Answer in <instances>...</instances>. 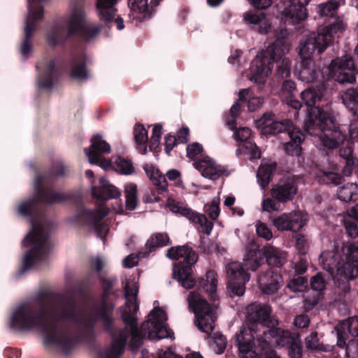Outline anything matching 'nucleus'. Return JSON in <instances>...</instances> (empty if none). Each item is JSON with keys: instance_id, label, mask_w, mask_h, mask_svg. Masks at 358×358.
Segmentation results:
<instances>
[{"instance_id": "obj_10", "label": "nucleus", "mask_w": 358, "mask_h": 358, "mask_svg": "<svg viewBox=\"0 0 358 358\" xmlns=\"http://www.w3.org/2000/svg\"><path fill=\"white\" fill-rule=\"evenodd\" d=\"M107 214L108 209L103 206L94 210L79 206L75 213L68 217L67 222L75 227H89L101 237L108 231V225L102 222Z\"/></svg>"}, {"instance_id": "obj_41", "label": "nucleus", "mask_w": 358, "mask_h": 358, "mask_svg": "<svg viewBox=\"0 0 358 358\" xmlns=\"http://www.w3.org/2000/svg\"><path fill=\"white\" fill-rule=\"evenodd\" d=\"M166 205L169 210L173 213H178L188 219L191 215L192 209L189 208L186 204L179 202L175 199H169Z\"/></svg>"}, {"instance_id": "obj_61", "label": "nucleus", "mask_w": 358, "mask_h": 358, "mask_svg": "<svg viewBox=\"0 0 358 358\" xmlns=\"http://www.w3.org/2000/svg\"><path fill=\"white\" fill-rule=\"evenodd\" d=\"M296 85L294 82L287 80H285L282 85V95H286V98L289 96H293V92L295 90Z\"/></svg>"}, {"instance_id": "obj_21", "label": "nucleus", "mask_w": 358, "mask_h": 358, "mask_svg": "<svg viewBox=\"0 0 358 358\" xmlns=\"http://www.w3.org/2000/svg\"><path fill=\"white\" fill-rule=\"evenodd\" d=\"M92 195L101 203L108 199H117L121 196V191L112 185L105 177L99 178L98 186L92 187Z\"/></svg>"}, {"instance_id": "obj_40", "label": "nucleus", "mask_w": 358, "mask_h": 358, "mask_svg": "<svg viewBox=\"0 0 358 358\" xmlns=\"http://www.w3.org/2000/svg\"><path fill=\"white\" fill-rule=\"evenodd\" d=\"M166 205L169 210L173 213H178L188 219L191 215L192 209L189 208L186 204L179 202L175 199H169Z\"/></svg>"}, {"instance_id": "obj_39", "label": "nucleus", "mask_w": 358, "mask_h": 358, "mask_svg": "<svg viewBox=\"0 0 358 358\" xmlns=\"http://www.w3.org/2000/svg\"><path fill=\"white\" fill-rule=\"evenodd\" d=\"M206 282L202 285L203 289L215 300L217 284V274L213 271H208L206 272Z\"/></svg>"}, {"instance_id": "obj_16", "label": "nucleus", "mask_w": 358, "mask_h": 358, "mask_svg": "<svg viewBox=\"0 0 358 358\" xmlns=\"http://www.w3.org/2000/svg\"><path fill=\"white\" fill-rule=\"evenodd\" d=\"M356 74L353 59L348 56L332 60L329 66V76L340 83H355Z\"/></svg>"}, {"instance_id": "obj_19", "label": "nucleus", "mask_w": 358, "mask_h": 358, "mask_svg": "<svg viewBox=\"0 0 358 358\" xmlns=\"http://www.w3.org/2000/svg\"><path fill=\"white\" fill-rule=\"evenodd\" d=\"M38 71L37 85L39 87L50 90L58 73L52 59H44L36 64Z\"/></svg>"}, {"instance_id": "obj_54", "label": "nucleus", "mask_w": 358, "mask_h": 358, "mask_svg": "<svg viewBox=\"0 0 358 358\" xmlns=\"http://www.w3.org/2000/svg\"><path fill=\"white\" fill-rule=\"evenodd\" d=\"M306 346L308 349L322 350V346L319 344V338L317 332H312L306 338Z\"/></svg>"}, {"instance_id": "obj_4", "label": "nucleus", "mask_w": 358, "mask_h": 358, "mask_svg": "<svg viewBox=\"0 0 358 358\" xmlns=\"http://www.w3.org/2000/svg\"><path fill=\"white\" fill-rule=\"evenodd\" d=\"M247 320L250 326L242 328H250L252 325L255 328L256 333L252 334L257 337V345L256 348L261 350L267 349L273 339L276 345L289 348L299 341L298 336L292 335L288 330H283L280 328L273 329L278 324L275 320L271 318V309L269 306L254 303L247 307Z\"/></svg>"}, {"instance_id": "obj_33", "label": "nucleus", "mask_w": 358, "mask_h": 358, "mask_svg": "<svg viewBox=\"0 0 358 358\" xmlns=\"http://www.w3.org/2000/svg\"><path fill=\"white\" fill-rule=\"evenodd\" d=\"M125 206L127 210H134L138 204L137 185L128 183L124 186Z\"/></svg>"}, {"instance_id": "obj_12", "label": "nucleus", "mask_w": 358, "mask_h": 358, "mask_svg": "<svg viewBox=\"0 0 358 358\" xmlns=\"http://www.w3.org/2000/svg\"><path fill=\"white\" fill-rule=\"evenodd\" d=\"M189 306L194 310L199 329L210 334L216 321V306L209 304L196 292H191L187 297Z\"/></svg>"}, {"instance_id": "obj_60", "label": "nucleus", "mask_w": 358, "mask_h": 358, "mask_svg": "<svg viewBox=\"0 0 358 358\" xmlns=\"http://www.w3.org/2000/svg\"><path fill=\"white\" fill-rule=\"evenodd\" d=\"M289 355L291 358H301L302 357V347L300 340L294 343L289 350Z\"/></svg>"}, {"instance_id": "obj_63", "label": "nucleus", "mask_w": 358, "mask_h": 358, "mask_svg": "<svg viewBox=\"0 0 358 358\" xmlns=\"http://www.w3.org/2000/svg\"><path fill=\"white\" fill-rule=\"evenodd\" d=\"M262 208L264 211L271 213L278 210V207L277 203L274 200L271 199H266L262 201Z\"/></svg>"}, {"instance_id": "obj_22", "label": "nucleus", "mask_w": 358, "mask_h": 358, "mask_svg": "<svg viewBox=\"0 0 358 358\" xmlns=\"http://www.w3.org/2000/svg\"><path fill=\"white\" fill-rule=\"evenodd\" d=\"M194 167L201 173V175L210 180H217L225 171V169L218 165L209 157H205L201 160L194 163Z\"/></svg>"}, {"instance_id": "obj_47", "label": "nucleus", "mask_w": 358, "mask_h": 358, "mask_svg": "<svg viewBox=\"0 0 358 358\" xmlns=\"http://www.w3.org/2000/svg\"><path fill=\"white\" fill-rule=\"evenodd\" d=\"M292 129V122L291 120H284L282 121H277L274 120L273 124H272L270 129L271 131L268 134H276L284 131L289 133Z\"/></svg>"}, {"instance_id": "obj_29", "label": "nucleus", "mask_w": 358, "mask_h": 358, "mask_svg": "<svg viewBox=\"0 0 358 358\" xmlns=\"http://www.w3.org/2000/svg\"><path fill=\"white\" fill-rule=\"evenodd\" d=\"M198 230L206 235H210L213 228V223L209 221L205 215L192 210L187 219Z\"/></svg>"}, {"instance_id": "obj_26", "label": "nucleus", "mask_w": 358, "mask_h": 358, "mask_svg": "<svg viewBox=\"0 0 358 358\" xmlns=\"http://www.w3.org/2000/svg\"><path fill=\"white\" fill-rule=\"evenodd\" d=\"M244 20L248 24L258 25L260 34H266L271 29V22L264 13H247L245 14Z\"/></svg>"}, {"instance_id": "obj_42", "label": "nucleus", "mask_w": 358, "mask_h": 358, "mask_svg": "<svg viewBox=\"0 0 358 358\" xmlns=\"http://www.w3.org/2000/svg\"><path fill=\"white\" fill-rule=\"evenodd\" d=\"M272 223L273 226L279 231H292L293 225L290 213H283L275 217Z\"/></svg>"}, {"instance_id": "obj_36", "label": "nucleus", "mask_w": 358, "mask_h": 358, "mask_svg": "<svg viewBox=\"0 0 358 358\" xmlns=\"http://www.w3.org/2000/svg\"><path fill=\"white\" fill-rule=\"evenodd\" d=\"M249 94L250 89L242 90L241 91L239 92L238 100L243 101L246 100L248 96H249L248 103V109L250 111H255L262 106L264 103V99L260 96H249Z\"/></svg>"}, {"instance_id": "obj_7", "label": "nucleus", "mask_w": 358, "mask_h": 358, "mask_svg": "<svg viewBox=\"0 0 358 358\" xmlns=\"http://www.w3.org/2000/svg\"><path fill=\"white\" fill-rule=\"evenodd\" d=\"M31 230L22 241L24 246H33L28 251L22 261V266L20 270L23 273L27 270L36 268L46 260L52 247L48 237V224L46 222L36 223L31 220Z\"/></svg>"}, {"instance_id": "obj_64", "label": "nucleus", "mask_w": 358, "mask_h": 358, "mask_svg": "<svg viewBox=\"0 0 358 358\" xmlns=\"http://www.w3.org/2000/svg\"><path fill=\"white\" fill-rule=\"evenodd\" d=\"M345 353L348 357L358 355V341L352 340L346 346Z\"/></svg>"}, {"instance_id": "obj_8", "label": "nucleus", "mask_w": 358, "mask_h": 358, "mask_svg": "<svg viewBox=\"0 0 358 358\" xmlns=\"http://www.w3.org/2000/svg\"><path fill=\"white\" fill-rule=\"evenodd\" d=\"M166 257L173 260L182 259L181 263L174 266L173 278L180 282L183 287L192 288L195 285L192 276V266L197 261L196 253L187 245H179L169 248Z\"/></svg>"}, {"instance_id": "obj_44", "label": "nucleus", "mask_w": 358, "mask_h": 358, "mask_svg": "<svg viewBox=\"0 0 358 358\" xmlns=\"http://www.w3.org/2000/svg\"><path fill=\"white\" fill-rule=\"evenodd\" d=\"M113 169L118 173L124 175H131L134 171L132 162L122 157H118L113 164Z\"/></svg>"}, {"instance_id": "obj_46", "label": "nucleus", "mask_w": 358, "mask_h": 358, "mask_svg": "<svg viewBox=\"0 0 358 358\" xmlns=\"http://www.w3.org/2000/svg\"><path fill=\"white\" fill-rule=\"evenodd\" d=\"M274 120V117L272 114L265 113L261 118L256 120L255 124L257 128L261 129L262 133L268 134L271 131L270 129L272 124H273Z\"/></svg>"}, {"instance_id": "obj_50", "label": "nucleus", "mask_w": 358, "mask_h": 358, "mask_svg": "<svg viewBox=\"0 0 358 358\" xmlns=\"http://www.w3.org/2000/svg\"><path fill=\"white\" fill-rule=\"evenodd\" d=\"M256 232L259 237L269 241L273 238V234L268 226L262 221H257L255 224Z\"/></svg>"}, {"instance_id": "obj_23", "label": "nucleus", "mask_w": 358, "mask_h": 358, "mask_svg": "<svg viewBox=\"0 0 358 358\" xmlns=\"http://www.w3.org/2000/svg\"><path fill=\"white\" fill-rule=\"evenodd\" d=\"M258 282L262 292L270 295L280 288L281 277L278 273L269 270L265 275L259 277Z\"/></svg>"}, {"instance_id": "obj_28", "label": "nucleus", "mask_w": 358, "mask_h": 358, "mask_svg": "<svg viewBox=\"0 0 358 358\" xmlns=\"http://www.w3.org/2000/svg\"><path fill=\"white\" fill-rule=\"evenodd\" d=\"M144 171L147 177L152 182V184L159 189L165 191L168 188V182L158 169L151 164L144 166Z\"/></svg>"}, {"instance_id": "obj_14", "label": "nucleus", "mask_w": 358, "mask_h": 358, "mask_svg": "<svg viewBox=\"0 0 358 358\" xmlns=\"http://www.w3.org/2000/svg\"><path fill=\"white\" fill-rule=\"evenodd\" d=\"M28 13L25 20L24 39L20 47V52L24 58H27L31 52L30 39L36 29L37 24L43 18V3L45 0H27Z\"/></svg>"}, {"instance_id": "obj_38", "label": "nucleus", "mask_w": 358, "mask_h": 358, "mask_svg": "<svg viewBox=\"0 0 358 358\" xmlns=\"http://www.w3.org/2000/svg\"><path fill=\"white\" fill-rule=\"evenodd\" d=\"M317 182L320 184L335 185L341 184L343 178L337 173L330 171H320L316 176Z\"/></svg>"}, {"instance_id": "obj_35", "label": "nucleus", "mask_w": 358, "mask_h": 358, "mask_svg": "<svg viewBox=\"0 0 358 358\" xmlns=\"http://www.w3.org/2000/svg\"><path fill=\"white\" fill-rule=\"evenodd\" d=\"M171 243V240L166 233H157L150 237L145 246L150 251L159 247H164Z\"/></svg>"}, {"instance_id": "obj_9", "label": "nucleus", "mask_w": 358, "mask_h": 358, "mask_svg": "<svg viewBox=\"0 0 358 358\" xmlns=\"http://www.w3.org/2000/svg\"><path fill=\"white\" fill-rule=\"evenodd\" d=\"M345 27L342 22L320 27L317 34L312 33L301 42L299 55L302 60H311L316 50L318 54L323 52L331 41L333 34L343 31Z\"/></svg>"}, {"instance_id": "obj_55", "label": "nucleus", "mask_w": 358, "mask_h": 358, "mask_svg": "<svg viewBox=\"0 0 358 358\" xmlns=\"http://www.w3.org/2000/svg\"><path fill=\"white\" fill-rule=\"evenodd\" d=\"M207 207V211L208 213L209 217L213 220H216L220 213V199H214L210 204Z\"/></svg>"}, {"instance_id": "obj_49", "label": "nucleus", "mask_w": 358, "mask_h": 358, "mask_svg": "<svg viewBox=\"0 0 358 358\" xmlns=\"http://www.w3.org/2000/svg\"><path fill=\"white\" fill-rule=\"evenodd\" d=\"M308 286V280L303 277L292 279L287 285L289 289L294 292H301Z\"/></svg>"}, {"instance_id": "obj_45", "label": "nucleus", "mask_w": 358, "mask_h": 358, "mask_svg": "<svg viewBox=\"0 0 358 358\" xmlns=\"http://www.w3.org/2000/svg\"><path fill=\"white\" fill-rule=\"evenodd\" d=\"M290 217H292L293 231L303 228L308 221V214L301 211L292 212L290 213Z\"/></svg>"}, {"instance_id": "obj_53", "label": "nucleus", "mask_w": 358, "mask_h": 358, "mask_svg": "<svg viewBox=\"0 0 358 358\" xmlns=\"http://www.w3.org/2000/svg\"><path fill=\"white\" fill-rule=\"evenodd\" d=\"M343 223L349 236L354 238L358 237V226L354 220L350 217H345Z\"/></svg>"}, {"instance_id": "obj_34", "label": "nucleus", "mask_w": 358, "mask_h": 358, "mask_svg": "<svg viewBox=\"0 0 358 358\" xmlns=\"http://www.w3.org/2000/svg\"><path fill=\"white\" fill-rule=\"evenodd\" d=\"M71 76L76 80H85L90 78L83 58L74 59L72 62Z\"/></svg>"}, {"instance_id": "obj_57", "label": "nucleus", "mask_w": 358, "mask_h": 358, "mask_svg": "<svg viewBox=\"0 0 358 358\" xmlns=\"http://www.w3.org/2000/svg\"><path fill=\"white\" fill-rule=\"evenodd\" d=\"M310 285L313 289L322 291L325 287V280L322 275L318 273L312 278Z\"/></svg>"}, {"instance_id": "obj_58", "label": "nucleus", "mask_w": 358, "mask_h": 358, "mask_svg": "<svg viewBox=\"0 0 358 358\" xmlns=\"http://www.w3.org/2000/svg\"><path fill=\"white\" fill-rule=\"evenodd\" d=\"M239 109H240V106L238 103V102L234 103L232 105V106L231 107L230 113H231V117L232 120H230L229 119H227V124L229 126V129L231 130H234L236 128L235 119L238 115Z\"/></svg>"}, {"instance_id": "obj_1", "label": "nucleus", "mask_w": 358, "mask_h": 358, "mask_svg": "<svg viewBox=\"0 0 358 358\" xmlns=\"http://www.w3.org/2000/svg\"><path fill=\"white\" fill-rule=\"evenodd\" d=\"M138 292L136 282L125 285V306L121 308L122 319L125 323L122 329H113V320L105 308L89 312L71 299L45 296L41 303H22V331L37 329L43 334L46 343L54 344L66 352L90 334L95 322L100 320L112 337L110 347L101 355V358H119L127 343L135 352L145 335L150 339L174 338L173 332L166 326V313L161 308H155L142 324L141 331L138 330L134 316L138 310Z\"/></svg>"}, {"instance_id": "obj_27", "label": "nucleus", "mask_w": 358, "mask_h": 358, "mask_svg": "<svg viewBox=\"0 0 358 358\" xmlns=\"http://www.w3.org/2000/svg\"><path fill=\"white\" fill-rule=\"evenodd\" d=\"M275 169L276 164L274 162H262L259 166L257 177L262 189H264L271 182Z\"/></svg>"}, {"instance_id": "obj_3", "label": "nucleus", "mask_w": 358, "mask_h": 358, "mask_svg": "<svg viewBox=\"0 0 358 358\" xmlns=\"http://www.w3.org/2000/svg\"><path fill=\"white\" fill-rule=\"evenodd\" d=\"M322 84L317 90L308 88L301 93V98L308 107V118L304 123V130L314 136L327 149H334L344 143L346 136L343 129L336 127L329 115L315 106L324 96Z\"/></svg>"}, {"instance_id": "obj_30", "label": "nucleus", "mask_w": 358, "mask_h": 358, "mask_svg": "<svg viewBox=\"0 0 358 358\" xmlns=\"http://www.w3.org/2000/svg\"><path fill=\"white\" fill-rule=\"evenodd\" d=\"M342 101L354 116H358V89L346 90L342 96Z\"/></svg>"}, {"instance_id": "obj_25", "label": "nucleus", "mask_w": 358, "mask_h": 358, "mask_svg": "<svg viewBox=\"0 0 358 358\" xmlns=\"http://www.w3.org/2000/svg\"><path fill=\"white\" fill-rule=\"evenodd\" d=\"M290 141L285 144V150L287 154L297 156L301 152V144L304 140L303 134L299 129L294 128L289 131Z\"/></svg>"}, {"instance_id": "obj_31", "label": "nucleus", "mask_w": 358, "mask_h": 358, "mask_svg": "<svg viewBox=\"0 0 358 358\" xmlns=\"http://www.w3.org/2000/svg\"><path fill=\"white\" fill-rule=\"evenodd\" d=\"M337 194L341 201H356L358 199V185L352 182L347 183L338 189Z\"/></svg>"}, {"instance_id": "obj_43", "label": "nucleus", "mask_w": 358, "mask_h": 358, "mask_svg": "<svg viewBox=\"0 0 358 358\" xmlns=\"http://www.w3.org/2000/svg\"><path fill=\"white\" fill-rule=\"evenodd\" d=\"M338 8V3L336 0H331L327 2L320 3L317 6V12L320 16L332 17Z\"/></svg>"}, {"instance_id": "obj_2", "label": "nucleus", "mask_w": 358, "mask_h": 358, "mask_svg": "<svg viewBox=\"0 0 358 358\" xmlns=\"http://www.w3.org/2000/svg\"><path fill=\"white\" fill-rule=\"evenodd\" d=\"M78 0H70L69 14L66 20V29L61 24L56 23L47 33V42L50 46L59 45L71 35H78L85 41L94 39L100 32L102 26L90 23L87 20L84 4ZM120 0H96V13L102 22H110L117 15V3Z\"/></svg>"}, {"instance_id": "obj_51", "label": "nucleus", "mask_w": 358, "mask_h": 358, "mask_svg": "<svg viewBox=\"0 0 358 358\" xmlns=\"http://www.w3.org/2000/svg\"><path fill=\"white\" fill-rule=\"evenodd\" d=\"M346 326L348 329L349 333L353 336H358V317L355 316L350 317L348 320L343 322L340 327L344 329Z\"/></svg>"}, {"instance_id": "obj_13", "label": "nucleus", "mask_w": 358, "mask_h": 358, "mask_svg": "<svg viewBox=\"0 0 358 358\" xmlns=\"http://www.w3.org/2000/svg\"><path fill=\"white\" fill-rule=\"evenodd\" d=\"M49 177L47 176H37L34 180V189L37 198L22 202L18 207V213L22 215H28L34 210L36 201L45 203H55L64 201L66 196L62 193L53 192L52 189L45 187Z\"/></svg>"}, {"instance_id": "obj_5", "label": "nucleus", "mask_w": 358, "mask_h": 358, "mask_svg": "<svg viewBox=\"0 0 358 358\" xmlns=\"http://www.w3.org/2000/svg\"><path fill=\"white\" fill-rule=\"evenodd\" d=\"M290 49V43L285 38L278 36L277 39L265 50L259 52L252 60L248 78L257 84H264L271 74L273 62L278 64L277 73L282 78L290 75V62L285 57Z\"/></svg>"}, {"instance_id": "obj_15", "label": "nucleus", "mask_w": 358, "mask_h": 358, "mask_svg": "<svg viewBox=\"0 0 358 358\" xmlns=\"http://www.w3.org/2000/svg\"><path fill=\"white\" fill-rule=\"evenodd\" d=\"M228 278L227 293L231 298L241 296L245 292V285L250 280V275L239 262H231L226 266Z\"/></svg>"}, {"instance_id": "obj_52", "label": "nucleus", "mask_w": 358, "mask_h": 358, "mask_svg": "<svg viewBox=\"0 0 358 358\" xmlns=\"http://www.w3.org/2000/svg\"><path fill=\"white\" fill-rule=\"evenodd\" d=\"M129 6L131 10L143 13L148 10V0H129Z\"/></svg>"}, {"instance_id": "obj_24", "label": "nucleus", "mask_w": 358, "mask_h": 358, "mask_svg": "<svg viewBox=\"0 0 358 358\" xmlns=\"http://www.w3.org/2000/svg\"><path fill=\"white\" fill-rule=\"evenodd\" d=\"M298 78L306 83L314 82L319 74L312 60H302L296 71Z\"/></svg>"}, {"instance_id": "obj_20", "label": "nucleus", "mask_w": 358, "mask_h": 358, "mask_svg": "<svg viewBox=\"0 0 358 358\" xmlns=\"http://www.w3.org/2000/svg\"><path fill=\"white\" fill-rule=\"evenodd\" d=\"M296 192V183L290 178L280 180L278 184L273 185L271 190L272 196L280 202L292 200Z\"/></svg>"}, {"instance_id": "obj_17", "label": "nucleus", "mask_w": 358, "mask_h": 358, "mask_svg": "<svg viewBox=\"0 0 358 358\" xmlns=\"http://www.w3.org/2000/svg\"><path fill=\"white\" fill-rule=\"evenodd\" d=\"M257 331L252 325L250 328H241L236 334V341L241 358H264L262 353L257 352V348L254 343L252 331L256 333Z\"/></svg>"}, {"instance_id": "obj_11", "label": "nucleus", "mask_w": 358, "mask_h": 358, "mask_svg": "<svg viewBox=\"0 0 358 358\" xmlns=\"http://www.w3.org/2000/svg\"><path fill=\"white\" fill-rule=\"evenodd\" d=\"M285 259V253L272 246L259 250L255 242H250L246 247L244 264L248 268L256 271L265 261L270 266L278 267L283 264Z\"/></svg>"}, {"instance_id": "obj_48", "label": "nucleus", "mask_w": 358, "mask_h": 358, "mask_svg": "<svg viewBox=\"0 0 358 358\" xmlns=\"http://www.w3.org/2000/svg\"><path fill=\"white\" fill-rule=\"evenodd\" d=\"M187 155L193 161L201 160L203 157V147L198 143H194L187 146Z\"/></svg>"}, {"instance_id": "obj_6", "label": "nucleus", "mask_w": 358, "mask_h": 358, "mask_svg": "<svg viewBox=\"0 0 358 358\" xmlns=\"http://www.w3.org/2000/svg\"><path fill=\"white\" fill-rule=\"evenodd\" d=\"M320 262L338 285L347 283L358 275V243L344 245L342 255L337 249L324 251Z\"/></svg>"}, {"instance_id": "obj_59", "label": "nucleus", "mask_w": 358, "mask_h": 358, "mask_svg": "<svg viewBox=\"0 0 358 358\" xmlns=\"http://www.w3.org/2000/svg\"><path fill=\"white\" fill-rule=\"evenodd\" d=\"M252 134V131L248 127H241L235 131V139L240 141H247Z\"/></svg>"}, {"instance_id": "obj_62", "label": "nucleus", "mask_w": 358, "mask_h": 358, "mask_svg": "<svg viewBox=\"0 0 358 358\" xmlns=\"http://www.w3.org/2000/svg\"><path fill=\"white\" fill-rule=\"evenodd\" d=\"M341 327L337 326L336 330L337 331V345L341 348H345L346 343V334L341 329Z\"/></svg>"}, {"instance_id": "obj_37", "label": "nucleus", "mask_w": 358, "mask_h": 358, "mask_svg": "<svg viewBox=\"0 0 358 358\" xmlns=\"http://www.w3.org/2000/svg\"><path fill=\"white\" fill-rule=\"evenodd\" d=\"M340 155L343 159L345 166L343 169V173L345 176H349L355 166V161L352 156V149L351 146H347L340 150Z\"/></svg>"}, {"instance_id": "obj_56", "label": "nucleus", "mask_w": 358, "mask_h": 358, "mask_svg": "<svg viewBox=\"0 0 358 358\" xmlns=\"http://www.w3.org/2000/svg\"><path fill=\"white\" fill-rule=\"evenodd\" d=\"M214 341L217 348V349L215 350V352L217 354L223 353L227 346V339L225 336L221 334H216L214 336Z\"/></svg>"}, {"instance_id": "obj_18", "label": "nucleus", "mask_w": 358, "mask_h": 358, "mask_svg": "<svg viewBox=\"0 0 358 358\" xmlns=\"http://www.w3.org/2000/svg\"><path fill=\"white\" fill-rule=\"evenodd\" d=\"M84 152L91 164H98L104 169L108 166V162H103L101 155L103 153H109L110 152V146L101 138L99 134L94 135L91 138V145L89 148H85Z\"/></svg>"}, {"instance_id": "obj_32", "label": "nucleus", "mask_w": 358, "mask_h": 358, "mask_svg": "<svg viewBox=\"0 0 358 358\" xmlns=\"http://www.w3.org/2000/svg\"><path fill=\"white\" fill-rule=\"evenodd\" d=\"M134 138L137 143V149L142 155L147 153V143L148 141V131L143 125L136 124L134 128Z\"/></svg>"}]
</instances>
